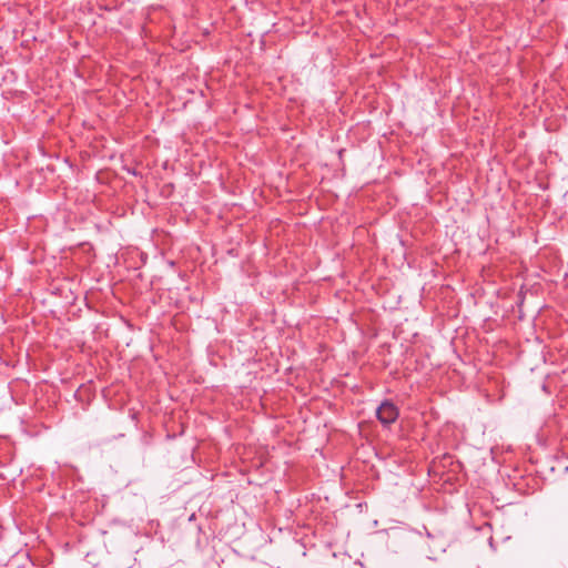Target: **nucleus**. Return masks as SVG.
Instances as JSON below:
<instances>
[{"label":"nucleus","mask_w":568,"mask_h":568,"mask_svg":"<svg viewBox=\"0 0 568 568\" xmlns=\"http://www.w3.org/2000/svg\"><path fill=\"white\" fill-rule=\"evenodd\" d=\"M376 416L383 425H390L398 417V408L392 402L384 400L376 408Z\"/></svg>","instance_id":"obj_1"},{"label":"nucleus","mask_w":568,"mask_h":568,"mask_svg":"<svg viewBox=\"0 0 568 568\" xmlns=\"http://www.w3.org/2000/svg\"><path fill=\"white\" fill-rule=\"evenodd\" d=\"M87 394H88V393H78V392H74V393H73V397H74L75 399L81 400V399H82V396H83V395H87Z\"/></svg>","instance_id":"obj_2"},{"label":"nucleus","mask_w":568,"mask_h":568,"mask_svg":"<svg viewBox=\"0 0 568 568\" xmlns=\"http://www.w3.org/2000/svg\"><path fill=\"white\" fill-rule=\"evenodd\" d=\"M267 394L268 393H264V395L261 397V402H262L263 405H265V403L268 400V398L266 396Z\"/></svg>","instance_id":"obj_3"}]
</instances>
